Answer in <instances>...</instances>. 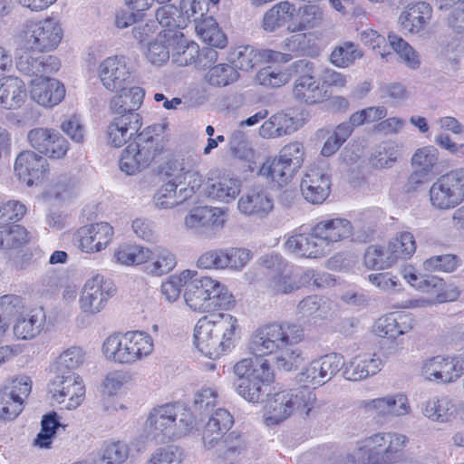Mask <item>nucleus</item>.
<instances>
[{"label": "nucleus", "instance_id": "obj_1", "mask_svg": "<svg viewBox=\"0 0 464 464\" xmlns=\"http://www.w3.org/2000/svg\"><path fill=\"white\" fill-rule=\"evenodd\" d=\"M237 319L229 314H211L200 318L194 329V343L198 351L216 360L234 347Z\"/></svg>", "mask_w": 464, "mask_h": 464}, {"label": "nucleus", "instance_id": "obj_2", "mask_svg": "<svg viewBox=\"0 0 464 464\" xmlns=\"http://www.w3.org/2000/svg\"><path fill=\"white\" fill-rule=\"evenodd\" d=\"M194 426L195 417L190 409L179 402L152 409L145 423L148 437L160 442L184 437Z\"/></svg>", "mask_w": 464, "mask_h": 464}, {"label": "nucleus", "instance_id": "obj_3", "mask_svg": "<svg viewBox=\"0 0 464 464\" xmlns=\"http://www.w3.org/2000/svg\"><path fill=\"white\" fill-rule=\"evenodd\" d=\"M164 130L163 124H156L139 132L123 150L120 169L127 175H135L147 169L164 151Z\"/></svg>", "mask_w": 464, "mask_h": 464}, {"label": "nucleus", "instance_id": "obj_4", "mask_svg": "<svg viewBox=\"0 0 464 464\" xmlns=\"http://www.w3.org/2000/svg\"><path fill=\"white\" fill-rule=\"evenodd\" d=\"M184 300L194 311L210 313L218 309L227 310L234 306L235 298L227 288L208 276L187 279Z\"/></svg>", "mask_w": 464, "mask_h": 464}, {"label": "nucleus", "instance_id": "obj_5", "mask_svg": "<svg viewBox=\"0 0 464 464\" xmlns=\"http://www.w3.org/2000/svg\"><path fill=\"white\" fill-rule=\"evenodd\" d=\"M316 402V395L306 385L282 391L269 398L265 406L266 425L277 424L294 413L308 415Z\"/></svg>", "mask_w": 464, "mask_h": 464}, {"label": "nucleus", "instance_id": "obj_6", "mask_svg": "<svg viewBox=\"0 0 464 464\" xmlns=\"http://www.w3.org/2000/svg\"><path fill=\"white\" fill-rule=\"evenodd\" d=\"M153 340L143 332H128L109 336L102 350L107 358L119 363H133L150 355L153 351Z\"/></svg>", "mask_w": 464, "mask_h": 464}, {"label": "nucleus", "instance_id": "obj_7", "mask_svg": "<svg viewBox=\"0 0 464 464\" xmlns=\"http://www.w3.org/2000/svg\"><path fill=\"white\" fill-rule=\"evenodd\" d=\"M303 337L304 331L299 325L270 324L256 331L249 348L256 356H264L277 353L285 345L296 344Z\"/></svg>", "mask_w": 464, "mask_h": 464}, {"label": "nucleus", "instance_id": "obj_8", "mask_svg": "<svg viewBox=\"0 0 464 464\" xmlns=\"http://www.w3.org/2000/svg\"><path fill=\"white\" fill-rule=\"evenodd\" d=\"M63 29L53 18L27 21L19 33V45L24 51L50 52L55 49L63 38Z\"/></svg>", "mask_w": 464, "mask_h": 464}, {"label": "nucleus", "instance_id": "obj_9", "mask_svg": "<svg viewBox=\"0 0 464 464\" xmlns=\"http://www.w3.org/2000/svg\"><path fill=\"white\" fill-rule=\"evenodd\" d=\"M430 202L437 210L453 209L464 202V168L439 177L429 190Z\"/></svg>", "mask_w": 464, "mask_h": 464}, {"label": "nucleus", "instance_id": "obj_10", "mask_svg": "<svg viewBox=\"0 0 464 464\" xmlns=\"http://www.w3.org/2000/svg\"><path fill=\"white\" fill-rule=\"evenodd\" d=\"M273 372L266 361H261L251 372L250 378L237 379L234 385L237 393L250 402H260L268 395Z\"/></svg>", "mask_w": 464, "mask_h": 464}, {"label": "nucleus", "instance_id": "obj_11", "mask_svg": "<svg viewBox=\"0 0 464 464\" xmlns=\"http://www.w3.org/2000/svg\"><path fill=\"white\" fill-rule=\"evenodd\" d=\"M49 392L58 403H65L68 410L77 408L82 401L85 388L76 374H55L49 383Z\"/></svg>", "mask_w": 464, "mask_h": 464}, {"label": "nucleus", "instance_id": "obj_12", "mask_svg": "<svg viewBox=\"0 0 464 464\" xmlns=\"http://www.w3.org/2000/svg\"><path fill=\"white\" fill-rule=\"evenodd\" d=\"M115 292L116 288L111 280L96 275L84 284L80 298L81 309L92 314L99 313Z\"/></svg>", "mask_w": 464, "mask_h": 464}, {"label": "nucleus", "instance_id": "obj_13", "mask_svg": "<svg viewBox=\"0 0 464 464\" xmlns=\"http://www.w3.org/2000/svg\"><path fill=\"white\" fill-rule=\"evenodd\" d=\"M98 77L105 89L119 91L134 83V76L123 56H111L104 59L98 67Z\"/></svg>", "mask_w": 464, "mask_h": 464}, {"label": "nucleus", "instance_id": "obj_14", "mask_svg": "<svg viewBox=\"0 0 464 464\" xmlns=\"http://www.w3.org/2000/svg\"><path fill=\"white\" fill-rule=\"evenodd\" d=\"M291 55L272 50H258L246 45L237 48L232 53L231 63L237 70L251 71L259 68L265 62L287 63Z\"/></svg>", "mask_w": 464, "mask_h": 464}, {"label": "nucleus", "instance_id": "obj_15", "mask_svg": "<svg viewBox=\"0 0 464 464\" xmlns=\"http://www.w3.org/2000/svg\"><path fill=\"white\" fill-rule=\"evenodd\" d=\"M112 236V227L107 222H100L80 227L73 235V241L82 251L94 253L104 249Z\"/></svg>", "mask_w": 464, "mask_h": 464}, {"label": "nucleus", "instance_id": "obj_16", "mask_svg": "<svg viewBox=\"0 0 464 464\" xmlns=\"http://www.w3.org/2000/svg\"><path fill=\"white\" fill-rule=\"evenodd\" d=\"M27 139L34 150L52 159H61L68 150V141L53 129H33L28 132Z\"/></svg>", "mask_w": 464, "mask_h": 464}, {"label": "nucleus", "instance_id": "obj_17", "mask_svg": "<svg viewBox=\"0 0 464 464\" xmlns=\"http://www.w3.org/2000/svg\"><path fill=\"white\" fill-rule=\"evenodd\" d=\"M300 189L304 198L312 204H322L329 196L331 178L326 169L311 167L304 175Z\"/></svg>", "mask_w": 464, "mask_h": 464}, {"label": "nucleus", "instance_id": "obj_18", "mask_svg": "<svg viewBox=\"0 0 464 464\" xmlns=\"http://www.w3.org/2000/svg\"><path fill=\"white\" fill-rule=\"evenodd\" d=\"M285 248L301 257L319 258L331 252L322 237L316 235L315 226L310 233L295 234L285 242Z\"/></svg>", "mask_w": 464, "mask_h": 464}, {"label": "nucleus", "instance_id": "obj_19", "mask_svg": "<svg viewBox=\"0 0 464 464\" xmlns=\"http://www.w3.org/2000/svg\"><path fill=\"white\" fill-rule=\"evenodd\" d=\"M142 125L139 113L118 114L107 126L106 138L109 145L120 148L139 132Z\"/></svg>", "mask_w": 464, "mask_h": 464}, {"label": "nucleus", "instance_id": "obj_20", "mask_svg": "<svg viewBox=\"0 0 464 464\" xmlns=\"http://www.w3.org/2000/svg\"><path fill=\"white\" fill-rule=\"evenodd\" d=\"M31 98L43 107L51 108L62 102L65 95V88L59 81L44 77L31 81Z\"/></svg>", "mask_w": 464, "mask_h": 464}, {"label": "nucleus", "instance_id": "obj_21", "mask_svg": "<svg viewBox=\"0 0 464 464\" xmlns=\"http://www.w3.org/2000/svg\"><path fill=\"white\" fill-rule=\"evenodd\" d=\"M28 52L25 51L16 57L15 66L21 73L39 78L54 73L59 70L61 63L56 56L33 57Z\"/></svg>", "mask_w": 464, "mask_h": 464}, {"label": "nucleus", "instance_id": "obj_22", "mask_svg": "<svg viewBox=\"0 0 464 464\" xmlns=\"http://www.w3.org/2000/svg\"><path fill=\"white\" fill-rule=\"evenodd\" d=\"M237 207L246 216L264 218L274 209V200L266 189L254 188L239 198Z\"/></svg>", "mask_w": 464, "mask_h": 464}, {"label": "nucleus", "instance_id": "obj_23", "mask_svg": "<svg viewBox=\"0 0 464 464\" xmlns=\"http://www.w3.org/2000/svg\"><path fill=\"white\" fill-rule=\"evenodd\" d=\"M464 372V362L451 358L445 359L436 356L423 365V373L429 380L441 382H451L459 378Z\"/></svg>", "mask_w": 464, "mask_h": 464}, {"label": "nucleus", "instance_id": "obj_24", "mask_svg": "<svg viewBox=\"0 0 464 464\" xmlns=\"http://www.w3.org/2000/svg\"><path fill=\"white\" fill-rule=\"evenodd\" d=\"M47 160L34 151L21 152L14 162V171L18 178L32 186L34 181L44 179L46 171Z\"/></svg>", "mask_w": 464, "mask_h": 464}, {"label": "nucleus", "instance_id": "obj_25", "mask_svg": "<svg viewBox=\"0 0 464 464\" xmlns=\"http://www.w3.org/2000/svg\"><path fill=\"white\" fill-rule=\"evenodd\" d=\"M432 8L430 4L422 1L407 4L401 12L399 22L403 31L411 34L422 32L431 18Z\"/></svg>", "mask_w": 464, "mask_h": 464}, {"label": "nucleus", "instance_id": "obj_26", "mask_svg": "<svg viewBox=\"0 0 464 464\" xmlns=\"http://www.w3.org/2000/svg\"><path fill=\"white\" fill-rule=\"evenodd\" d=\"M234 423L232 415L225 409H217L206 423L202 440L207 450H214L218 440L222 439Z\"/></svg>", "mask_w": 464, "mask_h": 464}, {"label": "nucleus", "instance_id": "obj_27", "mask_svg": "<svg viewBox=\"0 0 464 464\" xmlns=\"http://www.w3.org/2000/svg\"><path fill=\"white\" fill-rule=\"evenodd\" d=\"M224 222L222 213L218 208L207 206L193 208L185 218L186 227L200 233L208 229L212 231L219 229L223 227Z\"/></svg>", "mask_w": 464, "mask_h": 464}, {"label": "nucleus", "instance_id": "obj_28", "mask_svg": "<svg viewBox=\"0 0 464 464\" xmlns=\"http://www.w3.org/2000/svg\"><path fill=\"white\" fill-rule=\"evenodd\" d=\"M24 82L16 76H5L0 79V104L5 109L20 108L26 99Z\"/></svg>", "mask_w": 464, "mask_h": 464}, {"label": "nucleus", "instance_id": "obj_29", "mask_svg": "<svg viewBox=\"0 0 464 464\" xmlns=\"http://www.w3.org/2000/svg\"><path fill=\"white\" fill-rule=\"evenodd\" d=\"M116 92L119 93L110 101L111 111L121 115L137 113L136 111L140 107L144 99L143 89L131 84Z\"/></svg>", "mask_w": 464, "mask_h": 464}, {"label": "nucleus", "instance_id": "obj_30", "mask_svg": "<svg viewBox=\"0 0 464 464\" xmlns=\"http://www.w3.org/2000/svg\"><path fill=\"white\" fill-rule=\"evenodd\" d=\"M315 232L323 237L327 247H331L334 243L350 237L353 235V226L349 220L337 218L317 223Z\"/></svg>", "mask_w": 464, "mask_h": 464}, {"label": "nucleus", "instance_id": "obj_31", "mask_svg": "<svg viewBox=\"0 0 464 464\" xmlns=\"http://www.w3.org/2000/svg\"><path fill=\"white\" fill-rule=\"evenodd\" d=\"M45 323V314L42 309L22 313L14 325V334L22 340L32 339L41 333Z\"/></svg>", "mask_w": 464, "mask_h": 464}, {"label": "nucleus", "instance_id": "obj_32", "mask_svg": "<svg viewBox=\"0 0 464 464\" xmlns=\"http://www.w3.org/2000/svg\"><path fill=\"white\" fill-rule=\"evenodd\" d=\"M382 362L373 354L372 357L363 355L354 357L345 367L343 377L349 381H361L381 370Z\"/></svg>", "mask_w": 464, "mask_h": 464}, {"label": "nucleus", "instance_id": "obj_33", "mask_svg": "<svg viewBox=\"0 0 464 464\" xmlns=\"http://www.w3.org/2000/svg\"><path fill=\"white\" fill-rule=\"evenodd\" d=\"M294 97L306 104H315L328 98L326 91H324L314 77H297L293 88Z\"/></svg>", "mask_w": 464, "mask_h": 464}, {"label": "nucleus", "instance_id": "obj_34", "mask_svg": "<svg viewBox=\"0 0 464 464\" xmlns=\"http://www.w3.org/2000/svg\"><path fill=\"white\" fill-rule=\"evenodd\" d=\"M240 192V182L235 179H221L216 182H208L204 194L212 199L228 203Z\"/></svg>", "mask_w": 464, "mask_h": 464}, {"label": "nucleus", "instance_id": "obj_35", "mask_svg": "<svg viewBox=\"0 0 464 464\" xmlns=\"http://www.w3.org/2000/svg\"><path fill=\"white\" fill-rule=\"evenodd\" d=\"M295 12V5L288 1L277 3L265 14L262 24L264 30L275 32L291 20Z\"/></svg>", "mask_w": 464, "mask_h": 464}, {"label": "nucleus", "instance_id": "obj_36", "mask_svg": "<svg viewBox=\"0 0 464 464\" xmlns=\"http://www.w3.org/2000/svg\"><path fill=\"white\" fill-rule=\"evenodd\" d=\"M295 172L279 157L266 160L258 170L260 176L269 179L279 186L286 184L293 178Z\"/></svg>", "mask_w": 464, "mask_h": 464}, {"label": "nucleus", "instance_id": "obj_37", "mask_svg": "<svg viewBox=\"0 0 464 464\" xmlns=\"http://www.w3.org/2000/svg\"><path fill=\"white\" fill-rule=\"evenodd\" d=\"M24 305L22 298L15 295H5L0 297V333L9 327L14 319H17L24 312Z\"/></svg>", "mask_w": 464, "mask_h": 464}, {"label": "nucleus", "instance_id": "obj_38", "mask_svg": "<svg viewBox=\"0 0 464 464\" xmlns=\"http://www.w3.org/2000/svg\"><path fill=\"white\" fill-rule=\"evenodd\" d=\"M387 446L382 450V455L372 454V464H392L397 460V453L404 449L408 442L405 435L387 433Z\"/></svg>", "mask_w": 464, "mask_h": 464}, {"label": "nucleus", "instance_id": "obj_39", "mask_svg": "<svg viewBox=\"0 0 464 464\" xmlns=\"http://www.w3.org/2000/svg\"><path fill=\"white\" fill-rule=\"evenodd\" d=\"M416 251V242L411 232H401L388 245L386 254L390 253L394 257V263L398 259L410 258Z\"/></svg>", "mask_w": 464, "mask_h": 464}, {"label": "nucleus", "instance_id": "obj_40", "mask_svg": "<svg viewBox=\"0 0 464 464\" xmlns=\"http://www.w3.org/2000/svg\"><path fill=\"white\" fill-rule=\"evenodd\" d=\"M456 412L455 405L448 397L433 398L423 408V414L437 421H448Z\"/></svg>", "mask_w": 464, "mask_h": 464}, {"label": "nucleus", "instance_id": "obj_41", "mask_svg": "<svg viewBox=\"0 0 464 464\" xmlns=\"http://www.w3.org/2000/svg\"><path fill=\"white\" fill-rule=\"evenodd\" d=\"M299 289V285L285 270L270 276L266 282V292L269 295H288Z\"/></svg>", "mask_w": 464, "mask_h": 464}, {"label": "nucleus", "instance_id": "obj_42", "mask_svg": "<svg viewBox=\"0 0 464 464\" xmlns=\"http://www.w3.org/2000/svg\"><path fill=\"white\" fill-rule=\"evenodd\" d=\"M144 270L147 274L160 276L170 272L176 266L175 256L165 248H159L154 253L152 262L144 263Z\"/></svg>", "mask_w": 464, "mask_h": 464}, {"label": "nucleus", "instance_id": "obj_43", "mask_svg": "<svg viewBox=\"0 0 464 464\" xmlns=\"http://www.w3.org/2000/svg\"><path fill=\"white\" fill-rule=\"evenodd\" d=\"M83 362V353L81 348L72 346L57 358L54 364V374H76L74 370Z\"/></svg>", "mask_w": 464, "mask_h": 464}, {"label": "nucleus", "instance_id": "obj_44", "mask_svg": "<svg viewBox=\"0 0 464 464\" xmlns=\"http://www.w3.org/2000/svg\"><path fill=\"white\" fill-rule=\"evenodd\" d=\"M179 186L165 182L154 194L153 201L159 208H171L183 202L184 198L179 191Z\"/></svg>", "mask_w": 464, "mask_h": 464}, {"label": "nucleus", "instance_id": "obj_45", "mask_svg": "<svg viewBox=\"0 0 464 464\" xmlns=\"http://www.w3.org/2000/svg\"><path fill=\"white\" fill-rule=\"evenodd\" d=\"M186 169L183 160L178 158H170L160 167V175L167 183H174L181 186L185 181Z\"/></svg>", "mask_w": 464, "mask_h": 464}, {"label": "nucleus", "instance_id": "obj_46", "mask_svg": "<svg viewBox=\"0 0 464 464\" xmlns=\"http://www.w3.org/2000/svg\"><path fill=\"white\" fill-rule=\"evenodd\" d=\"M151 256L149 248L136 245L121 246L115 253L119 263L123 265H140L146 263Z\"/></svg>", "mask_w": 464, "mask_h": 464}, {"label": "nucleus", "instance_id": "obj_47", "mask_svg": "<svg viewBox=\"0 0 464 464\" xmlns=\"http://www.w3.org/2000/svg\"><path fill=\"white\" fill-rule=\"evenodd\" d=\"M246 449V442L242 435L237 431H232L224 435L218 440L214 448L216 453L223 458H228L231 455L240 454Z\"/></svg>", "mask_w": 464, "mask_h": 464}, {"label": "nucleus", "instance_id": "obj_48", "mask_svg": "<svg viewBox=\"0 0 464 464\" xmlns=\"http://www.w3.org/2000/svg\"><path fill=\"white\" fill-rule=\"evenodd\" d=\"M239 73L233 64L220 63L210 68L207 78L208 82L214 86H227L236 82Z\"/></svg>", "mask_w": 464, "mask_h": 464}, {"label": "nucleus", "instance_id": "obj_49", "mask_svg": "<svg viewBox=\"0 0 464 464\" xmlns=\"http://www.w3.org/2000/svg\"><path fill=\"white\" fill-rule=\"evenodd\" d=\"M461 262L458 256L452 254L433 256L423 262V268L428 272L452 273Z\"/></svg>", "mask_w": 464, "mask_h": 464}, {"label": "nucleus", "instance_id": "obj_50", "mask_svg": "<svg viewBox=\"0 0 464 464\" xmlns=\"http://www.w3.org/2000/svg\"><path fill=\"white\" fill-rule=\"evenodd\" d=\"M41 426V431L37 434L34 444L41 448H49L56 430L62 427L58 420V414L53 411L44 415ZM63 428L64 429L65 426H63Z\"/></svg>", "mask_w": 464, "mask_h": 464}, {"label": "nucleus", "instance_id": "obj_51", "mask_svg": "<svg viewBox=\"0 0 464 464\" xmlns=\"http://www.w3.org/2000/svg\"><path fill=\"white\" fill-rule=\"evenodd\" d=\"M277 353L276 364L278 369L286 372L297 369L304 360L302 351L295 344L285 345Z\"/></svg>", "mask_w": 464, "mask_h": 464}, {"label": "nucleus", "instance_id": "obj_52", "mask_svg": "<svg viewBox=\"0 0 464 464\" xmlns=\"http://www.w3.org/2000/svg\"><path fill=\"white\" fill-rule=\"evenodd\" d=\"M362 56V53L354 44L345 42L334 48L330 55V60L337 67H347Z\"/></svg>", "mask_w": 464, "mask_h": 464}, {"label": "nucleus", "instance_id": "obj_53", "mask_svg": "<svg viewBox=\"0 0 464 464\" xmlns=\"http://www.w3.org/2000/svg\"><path fill=\"white\" fill-rule=\"evenodd\" d=\"M129 446L121 440L106 443L102 450V464H122L129 457Z\"/></svg>", "mask_w": 464, "mask_h": 464}, {"label": "nucleus", "instance_id": "obj_54", "mask_svg": "<svg viewBox=\"0 0 464 464\" xmlns=\"http://www.w3.org/2000/svg\"><path fill=\"white\" fill-rule=\"evenodd\" d=\"M364 263L368 268L382 270L394 264V257L390 253L386 254L382 246H370L364 254Z\"/></svg>", "mask_w": 464, "mask_h": 464}, {"label": "nucleus", "instance_id": "obj_55", "mask_svg": "<svg viewBox=\"0 0 464 464\" xmlns=\"http://www.w3.org/2000/svg\"><path fill=\"white\" fill-rule=\"evenodd\" d=\"M156 19L163 27L169 31L186 27V20L180 18L179 8L173 5H165L156 11Z\"/></svg>", "mask_w": 464, "mask_h": 464}, {"label": "nucleus", "instance_id": "obj_56", "mask_svg": "<svg viewBox=\"0 0 464 464\" xmlns=\"http://www.w3.org/2000/svg\"><path fill=\"white\" fill-rule=\"evenodd\" d=\"M166 34L163 36L160 34L154 41L149 42L145 55L151 64L160 66L169 61V50L166 44Z\"/></svg>", "mask_w": 464, "mask_h": 464}, {"label": "nucleus", "instance_id": "obj_57", "mask_svg": "<svg viewBox=\"0 0 464 464\" xmlns=\"http://www.w3.org/2000/svg\"><path fill=\"white\" fill-rule=\"evenodd\" d=\"M388 41L392 49L400 54L409 67L412 69L419 67L420 60L418 55L407 42L396 34H389Z\"/></svg>", "mask_w": 464, "mask_h": 464}, {"label": "nucleus", "instance_id": "obj_58", "mask_svg": "<svg viewBox=\"0 0 464 464\" xmlns=\"http://www.w3.org/2000/svg\"><path fill=\"white\" fill-rule=\"evenodd\" d=\"M183 451L177 446H168L157 449L150 456L147 464H180Z\"/></svg>", "mask_w": 464, "mask_h": 464}, {"label": "nucleus", "instance_id": "obj_59", "mask_svg": "<svg viewBox=\"0 0 464 464\" xmlns=\"http://www.w3.org/2000/svg\"><path fill=\"white\" fill-rule=\"evenodd\" d=\"M256 80L262 85L276 88L289 81V74L278 68L266 66L258 71Z\"/></svg>", "mask_w": 464, "mask_h": 464}, {"label": "nucleus", "instance_id": "obj_60", "mask_svg": "<svg viewBox=\"0 0 464 464\" xmlns=\"http://www.w3.org/2000/svg\"><path fill=\"white\" fill-rule=\"evenodd\" d=\"M279 158L296 171L304 162V146L297 141L289 143L280 150Z\"/></svg>", "mask_w": 464, "mask_h": 464}, {"label": "nucleus", "instance_id": "obj_61", "mask_svg": "<svg viewBox=\"0 0 464 464\" xmlns=\"http://www.w3.org/2000/svg\"><path fill=\"white\" fill-rule=\"evenodd\" d=\"M190 274L189 270H185L179 276H171L168 281L162 283L161 293L169 302H174L179 298L181 287L186 286Z\"/></svg>", "mask_w": 464, "mask_h": 464}, {"label": "nucleus", "instance_id": "obj_62", "mask_svg": "<svg viewBox=\"0 0 464 464\" xmlns=\"http://www.w3.org/2000/svg\"><path fill=\"white\" fill-rule=\"evenodd\" d=\"M5 249L21 247L30 241L29 232L20 225H13L4 228Z\"/></svg>", "mask_w": 464, "mask_h": 464}, {"label": "nucleus", "instance_id": "obj_63", "mask_svg": "<svg viewBox=\"0 0 464 464\" xmlns=\"http://www.w3.org/2000/svg\"><path fill=\"white\" fill-rule=\"evenodd\" d=\"M218 393L212 388H202L194 396L193 407L200 414H208L217 403Z\"/></svg>", "mask_w": 464, "mask_h": 464}, {"label": "nucleus", "instance_id": "obj_64", "mask_svg": "<svg viewBox=\"0 0 464 464\" xmlns=\"http://www.w3.org/2000/svg\"><path fill=\"white\" fill-rule=\"evenodd\" d=\"M26 214V207L19 200L10 199L0 206V223L17 222Z\"/></svg>", "mask_w": 464, "mask_h": 464}]
</instances>
